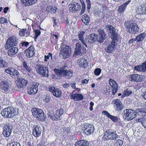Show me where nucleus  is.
<instances>
[{
    "mask_svg": "<svg viewBox=\"0 0 146 146\" xmlns=\"http://www.w3.org/2000/svg\"><path fill=\"white\" fill-rule=\"evenodd\" d=\"M1 113L4 118H13L18 114V109L8 107L3 109Z\"/></svg>",
    "mask_w": 146,
    "mask_h": 146,
    "instance_id": "nucleus-1",
    "label": "nucleus"
},
{
    "mask_svg": "<svg viewBox=\"0 0 146 146\" xmlns=\"http://www.w3.org/2000/svg\"><path fill=\"white\" fill-rule=\"evenodd\" d=\"M124 26L126 31L131 35L135 34L139 30L137 25L131 20L125 21L124 23Z\"/></svg>",
    "mask_w": 146,
    "mask_h": 146,
    "instance_id": "nucleus-2",
    "label": "nucleus"
},
{
    "mask_svg": "<svg viewBox=\"0 0 146 146\" xmlns=\"http://www.w3.org/2000/svg\"><path fill=\"white\" fill-rule=\"evenodd\" d=\"M122 115L124 120L130 121L136 117V113L135 110L126 109L123 110Z\"/></svg>",
    "mask_w": 146,
    "mask_h": 146,
    "instance_id": "nucleus-3",
    "label": "nucleus"
},
{
    "mask_svg": "<svg viewBox=\"0 0 146 146\" xmlns=\"http://www.w3.org/2000/svg\"><path fill=\"white\" fill-rule=\"evenodd\" d=\"M61 51L59 53V56L63 59H66L68 58L71 55V49L69 46L66 45H61L60 48Z\"/></svg>",
    "mask_w": 146,
    "mask_h": 146,
    "instance_id": "nucleus-4",
    "label": "nucleus"
},
{
    "mask_svg": "<svg viewBox=\"0 0 146 146\" xmlns=\"http://www.w3.org/2000/svg\"><path fill=\"white\" fill-rule=\"evenodd\" d=\"M32 112L33 116L38 120L42 121H45L46 115L42 110L38 108H34Z\"/></svg>",
    "mask_w": 146,
    "mask_h": 146,
    "instance_id": "nucleus-5",
    "label": "nucleus"
},
{
    "mask_svg": "<svg viewBox=\"0 0 146 146\" xmlns=\"http://www.w3.org/2000/svg\"><path fill=\"white\" fill-rule=\"evenodd\" d=\"M117 137V135L115 131L111 129H107L103 138L106 140H116Z\"/></svg>",
    "mask_w": 146,
    "mask_h": 146,
    "instance_id": "nucleus-6",
    "label": "nucleus"
},
{
    "mask_svg": "<svg viewBox=\"0 0 146 146\" xmlns=\"http://www.w3.org/2000/svg\"><path fill=\"white\" fill-rule=\"evenodd\" d=\"M36 72L41 76L45 77L49 76L48 68L43 65L39 64L36 66Z\"/></svg>",
    "mask_w": 146,
    "mask_h": 146,
    "instance_id": "nucleus-7",
    "label": "nucleus"
},
{
    "mask_svg": "<svg viewBox=\"0 0 146 146\" xmlns=\"http://www.w3.org/2000/svg\"><path fill=\"white\" fill-rule=\"evenodd\" d=\"M19 42V40L15 36H11L8 38L5 45V48L9 49L11 47L16 46Z\"/></svg>",
    "mask_w": 146,
    "mask_h": 146,
    "instance_id": "nucleus-8",
    "label": "nucleus"
},
{
    "mask_svg": "<svg viewBox=\"0 0 146 146\" xmlns=\"http://www.w3.org/2000/svg\"><path fill=\"white\" fill-rule=\"evenodd\" d=\"M11 123H8L4 125L3 127V134L5 137H9L11 134L13 128Z\"/></svg>",
    "mask_w": 146,
    "mask_h": 146,
    "instance_id": "nucleus-9",
    "label": "nucleus"
},
{
    "mask_svg": "<svg viewBox=\"0 0 146 146\" xmlns=\"http://www.w3.org/2000/svg\"><path fill=\"white\" fill-rule=\"evenodd\" d=\"M106 29L107 32L111 34V39H118V34L114 27L112 25H108L106 26Z\"/></svg>",
    "mask_w": 146,
    "mask_h": 146,
    "instance_id": "nucleus-10",
    "label": "nucleus"
},
{
    "mask_svg": "<svg viewBox=\"0 0 146 146\" xmlns=\"http://www.w3.org/2000/svg\"><path fill=\"white\" fill-rule=\"evenodd\" d=\"M112 39L111 42L107 44L105 48L106 51L108 53H111L114 50L115 45L117 44L118 39Z\"/></svg>",
    "mask_w": 146,
    "mask_h": 146,
    "instance_id": "nucleus-11",
    "label": "nucleus"
},
{
    "mask_svg": "<svg viewBox=\"0 0 146 146\" xmlns=\"http://www.w3.org/2000/svg\"><path fill=\"white\" fill-rule=\"evenodd\" d=\"M113 107L116 111L119 112L121 111L124 108L122 102L118 99L114 100L112 102Z\"/></svg>",
    "mask_w": 146,
    "mask_h": 146,
    "instance_id": "nucleus-12",
    "label": "nucleus"
},
{
    "mask_svg": "<svg viewBox=\"0 0 146 146\" xmlns=\"http://www.w3.org/2000/svg\"><path fill=\"white\" fill-rule=\"evenodd\" d=\"M2 92L4 93H8L10 92L11 86L8 82L6 80L1 82L0 86Z\"/></svg>",
    "mask_w": 146,
    "mask_h": 146,
    "instance_id": "nucleus-13",
    "label": "nucleus"
},
{
    "mask_svg": "<svg viewBox=\"0 0 146 146\" xmlns=\"http://www.w3.org/2000/svg\"><path fill=\"white\" fill-rule=\"evenodd\" d=\"M39 85L38 83L34 82L33 84L28 88V93L30 95L35 94L38 91V87Z\"/></svg>",
    "mask_w": 146,
    "mask_h": 146,
    "instance_id": "nucleus-14",
    "label": "nucleus"
},
{
    "mask_svg": "<svg viewBox=\"0 0 146 146\" xmlns=\"http://www.w3.org/2000/svg\"><path fill=\"white\" fill-rule=\"evenodd\" d=\"M82 48L81 44L79 43H76V48L74 52V54L76 55H79L81 54L86 52V49L83 47L81 51Z\"/></svg>",
    "mask_w": 146,
    "mask_h": 146,
    "instance_id": "nucleus-15",
    "label": "nucleus"
},
{
    "mask_svg": "<svg viewBox=\"0 0 146 146\" xmlns=\"http://www.w3.org/2000/svg\"><path fill=\"white\" fill-rule=\"evenodd\" d=\"M99 35H97L96 40L100 43L102 42L106 38V34L103 30L100 29L98 31Z\"/></svg>",
    "mask_w": 146,
    "mask_h": 146,
    "instance_id": "nucleus-16",
    "label": "nucleus"
},
{
    "mask_svg": "<svg viewBox=\"0 0 146 146\" xmlns=\"http://www.w3.org/2000/svg\"><path fill=\"white\" fill-rule=\"evenodd\" d=\"M49 91L56 97H60L61 96V92L59 89L55 87L54 86H49Z\"/></svg>",
    "mask_w": 146,
    "mask_h": 146,
    "instance_id": "nucleus-17",
    "label": "nucleus"
},
{
    "mask_svg": "<svg viewBox=\"0 0 146 146\" xmlns=\"http://www.w3.org/2000/svg\"><path fill=\"white\" fill-rule=\"evenodd\" d=\"M16 85L19 88H24L27 85L28 83L27 81L21 78H17V80Z\"/></svg>",
    "mask_w": 146,
    "mask_h": 146,
    "instance_id": "nucleus-18",
    "label": "nucleus"
},
{
    "mask_svg": "<svg viewBox=\"0 0 146 146\" xmlns=\"http://www.w3.org/2000/svg\"><path fill=\"white\" fill-rule=\"evenodd\" d=\"M109 83L112 88V94L115 95L118 90V85L116 82L112 79H110Z\"/></svg>",
    "mask_w": 146,
    "mask_h": 146,
    "instance_id": "nucleus-19",
    "label": "nucleus"
},
{
    "mask_svg": "<svg viewBox=\"0 0 146 146\" xmlns=\"http://www.w3.org/2000/svg\"><path fill=\"white\" fill-rule=\"evenodd\" d=\"M137 13L140 15H145L146 14V3H143L138 7Z\"/></svg>",
    "mask_w": 146,
    "mask_h": 146,
    "instance_id": "nucleus-20",
    "label": "nucleus"
},
{
    "mask_svg": "<svg viewBox=\"0 0 146 146\" xmlns=\"http://www.w3.org/2000/svg\"><path fill=\"white\" fill-rule=\"evenodd\" d=\"M69 11L70 12L73 13H75L78 11L80 8V6L78 3H76L73 4H71L69 5Z\"/></svg>",
    "mask_w": 146,
    "mask_h": 146,
    "instance_id": "nucleus-21",
    "label": "nucleus"
},
{
    "mask_svg": "<svg viewBox=\"0 0 146 146\" xmlns=\"http://www.w3.org/2000/svg\"><path fill=\"white\" fill-rule=\"evenodd\" d=\"M85 130L84 132L87 135H90L91 133H92L94 131V127L93 125L91 124H88V125H85L84 126Z\"/></svg>",
    "mask_w": 146,
    "mask_h": 146,
    "instance_id": "nucleus-22",
    "label": "nucleus"
},
{
    "mask_svg": "<svg viewBox=\"0 0 146 146\" xmlns=\"http://www.w3.org/2000/svg\"><path fill=\"white\" fill-rule=\"evenodd\" d=\"M35 49L33 46H30L29 48L25 50V53L26 56L28 58L32 57L35 54Z\"/></svg>",
    "mask_w": 146,
    "mask_h": 146,
    "instance_id": "nucleus-23",
    "label": "nucleus"
},
{
    "mask_svg": "<svg viewBox=\"0 0 146 146\" xmlns=\"http://www.w3.org/2000/svg\"><path fill=\"white\" fill-rule=\"evenodd\" d=\"M134 69L139 72H146V61L143 63L142 65L135 66Z\"/></svg>",
    "mask_w": 146,
    "mask_h": 146,
    "instance_id": "nucleus-24",
    "label": "nucleus"
},
{
    "mask_svg": "<svg viewBox=\"0 0 146 146\" xmlns=\"http://www.w3.org/2000/svg\"><path fill=\"white\" fill-rule=\"evenodd\" d=\"M97 36V35L94 34H92L86 37V42L90 44H92L96 41V37Z\"/></svg>",
    "mask_w": 146,
    "mask_h": 146,
    "instance_id": "nucleus-25",
    "label": "nucleus"
},
{
    "mask_svg": "<svg viewBox=\"0 0 146 146\" xmlns=\"http://www.w3.org/2000/svg\"><path fill=\"white\" fill-rule=\"evenodd\" d=\"M131 0H128L119 6L118 10L119 14H121L123 13L127 6L131 2Z\"/></svg>",
    "mask_w": 146,
    "mask_h": 146,
    "instance_id": "nucleus-26",
    "label": "nucleus"
},
{
    "mask_svg": "<svg viewBox=\"0 0 146 146\" xmlns=\"http://www.w3.org/2000/svg\"><path fill=\"white\" fill-rule=\"evenodd\" d=\"M42 131L41 128L38 125L35 127L33 130V134L36 137H38L41 135Z\"/></svg>",
    "mask_w": 146,
    "mask_h": 146,
    "instance_id": "nucleus-27",
    "label": "nucleus"
},
{
    "mask_svg": "<svg viewBox=\"0 0 146 146\" xmlns=\"http://www.w3.org/2000/svg\"><path fill=\"white\" fill-rule=\"evenodd\" d=\"M73 71L71 70H67L60 73V74L58 76L60 77H67L68 78H70L72 75Z\"/></svg>",
    "mask_w": 146,
    "mask_h": 146,
    "instance_id": "nucleus-28",
    "label": "nucleus"
},
{
    "mask_svg": "<svg viewBox=\"0 0 146 146\" xmlns=\"http://www.w3.org/2000/svg\"><path fill=\"white\" fill-rule=\"evenodd\" d=\"M130 79L132 81L140 82L143 80L142 76L138 74H134L131 75Z\"/></svg>",
    "mask_w": 146,
    "mask_h": 146,
    "instance_id": "nucleus-29",
    "label": "nucleus"
},
{
    "mask_svg": "<svg viewBox=\"0 0 146 146\" xmlns=\"http://www.w3.org/2000/svg\"><path fill=\"white\" fill-rule=\"evenodd\" d=\"M102 114L108 117L110 119L113 121L116 122L118 121V119L117 116H115L111 115L108 111H103L102 112Z\"/></svg>",
    "mask_w": 146,
    "mask_h": 146,
    "instance_id": "nucleus-30",
    "label": "nucleus"
},
{
    "mask_svg": "<svg viewBox=\"0 0 146 146\" xmlns=\"http://www.w3.org/2000/svg\"><path fill=\"white\" fill-rule=\"evenodd\" d=\"M18 50V48L17 47H10L9 50L7 53L9 56L12 57L14 56L17 53Z\"/></svg>",
    "mask_w": 146,
    "mask_h": 146,
    "instance_id": "nucleus-31",
    "label": "nucleus"
},
{
    "mask_svg": "<svg viewBox=\"0 0 146 146\" xmlns=\"http://www.w3.org/2000/svg\"><path fill=\"white\" fill-rule=\"evenodd\" d=\"M64 112V110L62 108H60L55 111L54 115L57 120H60L62 119V115Z\"/></svg>",
    "mask_w": 146,
    "mask_h": 146,
    "instance_id": "nucleus-32",
    "label": "nucleus"
},
{
    "mask_svg": "<svg viewBox=\"0 0 146 146\" xmlns=\"http://www.w3.org/2000/svg\"><path fill=\"white\" fill-rule=\"evenodd\" d=\"M83 96L80 94H73V93H72L70 96L71 99H73L74 100L76 101L81 100L83 99Z\"/></svg>",
    "mask_w": 146,
    "mask_h": 146,
    "instance_id": "nucleus-33",
    "label": "nucleus"
},
{
    "mask_svg": "<svg viewBox=\"0 0 146 146\" xmlns=\"http://www.w3.org/2000/svg\"><path fill=\"white\" fill-rule=\"evenodd\" d=\"M68 68L66 65H64L60 69H55L54 70V72H55L56 75H58L60 74V73H62L64 71H65L67 70V68Z\"/></svg>",
    "mask_w": 146,
    "mask_h": 146,
    "instance_id": "nucleus-34",
    "label": "nucleus"
},
{
    "mask_svg": "<svg viewBox=\"0 0 146 146\" xmlns=\"http://www.w3.org/2000/svg\"><path fill=\"white\" fill-rule=\"evenodd\" d=\"M89 142L86 141L81 140L77 141L75 144V146H88Z\"/></svg>",
    "mask_w": 146,
    "mask_h": 146,
    "instance_id": "nucleus-35",
    "label": "nucleus"
},
{
    "mask_svg": "<svg viewBox=\"0 0 146 146\" xmlns=\"http://www.w3.org/2000/svg\"><path fill=\"white\" fill-rule=\"evenodd\" d=\"M82 22L86 25H89L90 19L88 15L86 14H85L82 16Z\"/></svg>",
    "mask_w": 146,
    "mask_h": 146,
    "instance_id": "nucleus-36",
    "label": "nucleus"
},
{
    "mask_svg": "<svg viewBox=\"0 0 146 146\" xmlns=\"http://www.w3.org/2000/svg\"><path fill=\"white\" fill-rule=\"evenodd\" d=\"M37 0H21V2L26 6H29L37 2Z\"/></svg>",
    "mask_w": 146,
    "mask_h": 146,
    "instance_id": "nucleus-37",
    "label": "nucleus"
},
{
    "mask_svg": "<svg viewBox=\"0 0 146 146\" xmlns=\"http://www.w3.org/2000/svg\"><path fill=\"white\" fill-rule=\"evenodd\" d=\"M84 33L85 32L83 31L80 32L78 35V38L79 40L81 41L83 44L85 45L86 47H87V46L84 40Z\"/></svg>",
    "mask_w": 146,
    "mask_h": 146,
    "instance_id": "nucleus-38",
    "label": "nucleus"
},
{
    "mask_svg": "<svg viewBox=\"0 0 146 146\" xmlns=\"http://www.w3.org/2000/svg\"><path fill=\"white\" fill-rule=\"evenodd\" d=\"M135 111L136 115L138 114L143 116L146 115V109H138Z\"/></svg>",
    "mask_w": 146,
    "mask_h": 146,
    "instance_id": "nucleus-39",
    "label": "nucleus"
},
{
    "mask_svg": "<svg viewBox=\"0 0 146 146\" xmlns=\"http://www.w3.org/2000/svg\"><path fill=\"white\" fill-rule=\"evenodd\" d=\"M8 65V63L4 60L3 58L0 56V68H6Z\"/></svg>",
    "mask_w": 146,
    "mask_h": 146,
    "instance_id": "nucleus-40",
    "label": "nucleus"
},
{
    "mask_svg": "<svg viewBox=\"0 0 146 146\" xmlns=\"http://www.w3.org/2000/svg\"><path fill=\"white\" fill-rule=\"evenodd\" d=\"M145 36L146 34L145 33H141L136 36V40L138 42H140L145 38Z\"/></svg>",
    "mask_w": 146,
    "mask_h": 146,
    "instance_id": "nucleus-41",
    "label": "nucleus"
},
{
    "mask_svg": "<svg viewBox=\"0 0 146 146\" xmlns=\"http://www.w3.org/2000/svg\"><path fill=\"white\" fill-rule=\"evenodd\" d=\"M56 9L55 7H53L52 6L49 5L47 7L46 10L48 13H54L56 12Z\"/></svg>",
    "mask_w": 146,
    "mask_h": 146,
    "instance_id": "nucleus-42",
    "label": "nucleus"
},
{
    "mask_svg": "<svg viewBox=\"0 0 146 146\" xmlns=\"http://www.w3.org/2000/svg\"><path fill=\"white\" fill-rule=\"evenodd\" d=\"M88 65L87 61L85 59H83L81 62V63L79 65L80 67H82L84 68H86Z\"/></svg>",
    "mask_w": 146,
    "mask_h": 146,
    "instance_id": "nucleus-43",
    "label": "nucleus"
},
{
    "mask_svg": "<svg viewBox=\"0 0 146 146\" xmlns=\"http://www.w3.org/2000/svg\"><path fill=\"white\" fill-rule=\"evenodd\" d=\"M50 98L51 97L48 94H46L43 96L42 99L44 102L48 103L50 101Z\"/></svg>",
    "mask_w": 146,
    "mask_h": 146,
    "instance_id": "nucleus-44",
    "label": "nucleus"
},
{
    "mask_svg": "<svg viewBox=\"0 0 146 146\" xmlns=\"http://www.w3.org/2000/svg\"><path fill=\"white\" fill-rule=\"evenodd\" d=\"M23 67L26 69V70L29 72H31V70L30 69V68L28 66L27 64L25 61H24L23 62Z\"/></svg>",
    "mask_w": 146,
    "mask_h": 146,
    "instance_id": "nucleus-45",
    "label": "nucleus"
},
{
    "mask_svg": "<svg viewBox=\"0 0 146 146\" xmlns=\"http://www.w3.org/2000/svg\"><path fill=\"white\" fill-rule=\"evenodd\" d=\"M132 90L128 88L125 90L124 91V94L126 96H128L132 93Z\"/></svg>",
    "mask_w": 146,
    "mask_h": 146,
    "instance_id": "nucleus-46",
    "label": "nucleus"
},
{
    "mask_svg": "<svg viewBox=\"0 0 146 146\" xmlns=\"http://www.w3.org/2000/svg\"><path fill=\"white\" fill-rule=\"evenodd\" d=\"M12 73L11 76H17L19 75V73L17 70L15 69V68H13V69L12 70Z\"/></svg>",
    "mask_w": 146,
    "mask_h": 146,
    "instance_id": "nucleus-47",
    "label": "nucleus"
},
{
    "mask_svg": "<svg viewBox=\"0 0 146 146\" xmlns=\"http://www.w3.org/2000/svg\"><path fill=\"white\" fill-rule=\"evenodd\" d=\"M48 115L49 118H50L51 119L53 120H57V119L56 118V117L55 116V115L54 114L53 115L52 113H48Z\"/></svg>",
    "mask_w": 146,
    "mask_h": 146,
    "instance_id": "nucleus-48",
    "label": "nucleus"
},
{
    "mask_svg": "<svg viewBox=\"0 0 146 146\" xmlns=\"http://www.w3.org/2000/svg\"><path fill=\"white\" fill-rule=\"evenodd\" d=\"M27 29H21L19 32V35L21 36H24L26 33Z\"/></svg>",
    "mask_w": 146,
    "mask_h": 146,
    "instance_id": "nucleus-49",
    "label": "nucleus"
},
{
    "mask_svg": "<svg viewBox=\"0 0 146 146\" xmlns=\"http://www.w3.org/2000/svg\"><path fill=\"white\" fill-rule=\"evenodd\" d=\"M52 54L50 53H49L48 54V55H45V59L44 61L46 62L49 59L50 57H51V59H52Z\"/></svg>",
    "mask_w": 146,
    "mask_h": 146,
    "instance_id": "nucleus-50",
    "label": "nucleus"
},
{
    "mask_svg": "<svg viewBox=\"0 0 146 146\" xmlns=\"http://www.w3.org/2000/svg\"><path fill=\"white\" fill-rule=\"evenodd\" d=\"M13 69V68H9L5 70V72L7 74H9L11 76H12V70Z\"/></svg>",
    "mask_w": 146,
    "mask_h": 146,
    "instance_id": "nucleus-51",
    "label": "nucleus"
},
{
    "mask_svg": "<svg viewBox=\"0 0 146 146\" xmlns=\"http://www.w3.org/2000/svg\"><path fill=\"white\" fill-rule=\"evenodd\" d=\"M101 72V69L100 68H97L95 69L94 73L96 75L98 76Z\"/></svg>",
    "mask_w": 146,
    "mask_h": 146,
    "instance_id": "nucleus-52",
    "label": "nucleus"
},
{
    "mask_svg": "<svg viewBox=\"0 0 146 146\" xmlns=\"http://www.w3.org/2000/svg\"><path fill=\"white\" fill-rule=\"evenodd\" d=\"M8 22L7 20L4 17H1L0 19V23L1 24H4L7 23Z\"/></svg>",
    "mask_w": 146,
    "mask_h": 146,
    "instance_id": "nucleus-53",
    "label": "nucleus"
},
{
    "mask_svg": "<svg viewBox=\"0 0 146 146\" xmlns=\"http://www.w3.org/2000/svg\"><path fill=\"white\" fill-rule=\"evenodd\" d=\"M85 9H86V5H84V4H83V5H82V9H81V11L80 14V15H82V14H83V13H84L85 10Z\"/></svg>",
    "mask_w": 146,
    "mask_h": 146,
    "instance_id": "nucleus-54",
    "label": "nucleus"
},
{
    "mask_svg": "<svg viewBox=\"0 0 146 146\" xmlns=\"http://www.w3.org/2000/svg\"><path fill=\"white\" fill-rule=\"evenodd\" d=\"M86 1L87 4V9L88 10V11L89 10H90L91 7V2H90V0H86Z\"/></svg>",
    "mask_w": 146,
    "mask_h": 146,
    "instance_id": "nucleus-55",
    "label": "nucleus"
},
{
    "mask_svg": "<svg viewBox=\"0 0 146 146\" xmlns=\"http://www.w3.org/2000/svg\"><path fill=\"white\" fill-rule=\"evenodd\" d=\"M123 141L121 139H118L116 141V143L117 144V146H121L123 145Z\"/></svg>",
    "mask_w": 146,
    "mask_h": 146,
    "instance_id": "nucleus-56",
    "label": "nucleus"
},
{
    "mask_svg": "<svg viewBox=\"0 0 146 146\" xmlns=\"http://www.w3.org/2000/svg\"><path fill=\"white\" fill-rule=\"evenodd\" d=\"M35 35L34 36V38H36L40 34V32L39 30H36L35 31Z\"/></svg>",
    "mask_w": 146,
    "mask_h": 146,
    "instance_id": "nucleus-57",
    "label": "nucleus"
},
{
    "mask_svg": "<svg viewBox=\"0 0 146 146\" xmlns=\"http://www.w3.org/2000/svg\"><path fill=\"white\" fill-rule=\"evenodd\" d=\"M98 15L100 16V17L102 19H104V18L105 15V12L103 11L102 12H100L99 13Z\"/></svg>",
    "mask_w": 146,
    "mask_h": 146,
    "instance_id": "nucleus-58",
    "label": "nucleus"
},
{
    "mask_svg": "<svg viewBox=\"0 0 146 146\" xmlns=\"http://www.w3.org/2000/svg\"><path fill=\"white\" fill-rule=\"evenodd\" d=\"M21 43L22 44V46L24 47H27L29 44L28 42L25 41H22Z\"/></svg>",
    "mask_w": 146,
    "mask_h": 146,
    "instance_id": "nucleus-59",
    "label": "nucleus"
},
{
    "mask_svg": "<svg viewBox=\"0 0 146 146\" xmlns=\"http://www.w3.org/2000/svg\"><path fill=\"white\" fill-rule=\"evenodd\" d=\"M53 21V22L54 25H53V27L54 26V25L57 26V23L56 21V19L55 17H53L52 18Z\"/></svg>",
    "mask_w": 146,
    "mask_h": 146,
    "instance_id": "nucleus-60",
    "label": "nucleus"
},
{
    "mask_svg": "<svg viewBox=\"0 0 146 146\" xmlns=\"http://www.w3.org/2000/svg\"><path fill=\"white\" fill-rule=\"evenodd\" d=\"M142 97L146 100V91L143 92L141 95Z\"/></svg>",
    "mask_w": 146,
    "mask_h": 146,
    "instance_id": "nucleus-61",
    "label": "nucleus"
},
{
    "mask_svg": "<svg viewBox=\"0 0 146 146\" xmlns=\"http://www.w3.org/2000/svg\"><path fill=\"white\" fill-rule=\"evenodd\" d=\"M141 124L143 125L146 122V118L145 117H142V120Z\"/></svg>",
    "mask_w": 146,
    "mask_h": 146,
    "instance_id": "nucleus-62",
    "label": "nucleus"
},
{
    "mask_svg": "<svg viewBox=\"0 0 146 146\" xmlns=\"http://www.w3.org/2000/svg\"><path fill=\"white\" fill-rule=\"evenodd\" d=\"M135 41H136L135 38H132L129 41V44H131Z\"/></svg>",
    "mask_w": 146,
    "mask_h": 146,
    "instance_id": "nucleus-63",
    "label": "nucleus"
},
{
    "mask_svg": "<svg viewBox=\"0 0 146 146\" xmlns=\"http://www.w3.org/2000/svg\"><path fill=\"white\" fill-rule=\"evenodd\" d=\"M26 146H34V145H33V143H31L30 142H29L27 143Z\"/></svg>",
    "mask_w": 146,
    "mask_h": 146,
    "instance_id": "nucleus-64",
    "label": "nucleus"
}]
</instances>
